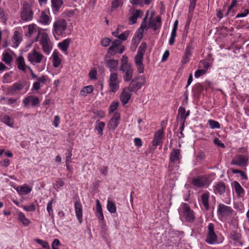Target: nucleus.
Returning <instances> with one entry per match:
<instances>
[{"label": "nucleus", "mask_w": 249, "mask_h": 249, "mask_svg": "<svg viewBox=\"0 0 249 249\" xmlns=\"http://www.w3.org/2000/svg\"><path fill=\"white\" fill-rule=\"evenodd\" d=\"M120 71L123 74V78L124 81L129 82L132 80L134 69L131 64L128 63V57L125 55L122 56Z\"/></svg>", "instance_id": "1"}, {"label": "nucleus", "mask_w": 249, "mask_h": 249, "mask_svg": "<svg viewBox=\"0 0 249 249\" xmlns=\"http://www.w3.org/2000/svg\"><path fill=\"white\" fill-rule=\"evenodd\" d=\"M147 48V44L142 42L138 48L137 53L134 57V63L138 73H142L144 70L143 64V55Z\"/></svg>", "instance_id": "2"}, {"label": "nucleus", "mask_w": 249, "mask_h": 249, "mask_svg": "<svg viewBox=\"0 0 249 249\" xmlns=\"http://www.w3.org/2000/svg\"><path fill=\"white\" fill-rule=\"evenodd\" d=\"M181 159L180 151L179 149H174L170 155L169 171L171 173H176V171L179 169V163Z\"/></svg>", "instance_id": "3"}, {"label": "nucleus", "mask_w": 249, "mask_h": 249, "mask_svg": "<svg viewBox=\"0 0 249 249\" xmlns=\"http://www.w3.org/2000/svg\"><path fill=\"white\" fill-rule=\"evenodd\" d=\"M67 28V23L65 19L59 18L55 20L53 23L52 33L55 37L62 36L65 33Z\"/></svg>", "instance_id": "4"}, {"label": "nucleus", "mask_w": 249, "mask_h": 249, "mask_svg": "<svg viewBox=\"0 0 249 249\" xmlns=\"http://www.w3.org/2000/svg\"><path fill=\"white\" fill-rule=\"evenodd\" d=\"M178 213L180 217L185 218L188 222H193L195 219L194 211L187 203H183L180 205Z\"/></svg>", "instance_id": "5"}, {"label": "nucleus", "mask_w": 249, "mask_h": 249, "mask_svg": "<svg viewBox=\"0 0 249 249\" xmlns=\"http://www.w3.org/2000/svg\"><path fill=\"white\" fill-rule=\"evenodd\" d=\"M37 41H39L41 45L44 53L46 54L49 55L53 49V44L50 40L48 35L45 33H43L40 38H38Z\"/></svg>", "instance_id": "6"}, {"label": "nucleus", "mask_w": 249, "mask_h": 249, "mask_svg": "<svg viewBox=\"0 0 249 249\" xmlns=\"http://www.w3.org/2000/svg\"><path fill=\"white\" fill-rule=\"evenodd\" d=\"M27 59L32 65L35 66L43 62L45 57L40 52L34 49L28 53Z\"/></svg>", "instance_id": "7"}, {"label": "nucleus", "mask_w": 249, "mask_h": 249, "mask_svg": "<svg viewBox=\"0 0 249 249\" xmlns=\"http://www.w3.org/2000/svg\"><path fill=\"white\" fill-rule=\"evenodd\" d=\"M33 14L31 5L27 2H24L20 13L21 19L25 21H31L33 19Z\"/></svg>", "instance_id": "8"}, {"label": "nucleus", "mask_w": 249, "mask_h": 249, "mask_svg": "<svg viewBox=\"0 0 249 249\" xmlns=\"http://www.w3.org/2000/svg\"><path fill=\"white\" fill-rule=\"evenodd\" d=\"M212 179L208 176H202L194 178L192 180L193 185L200 188H207L212 183Z\"/></svg>", "instance_id": "9"}, {"label": "nucleus", "mask_w": 249, "mask_h": 249, "mask_svg": "<svg viewBox=\"0 0 249 249\" xmlns=\"http://www.w3.org/2000/svg\"><path fill=\"white\" fill-rule=\"evenodd\" d=\"M145 78L144 76L141 75L135 77L130 82L128 88L130 91H137L145 84Z\"/></svg>", "instance_id": "10"}, {"label": "nucleus", "mask_w": 249, "mask_h": 249, "mask_svg": "<svg viewBox=\"0 0 249 249\" xmlns=\"http://www.w3.org/2000/svg\"><path fill=\"white\" fill-rule=\"evenodd\" d=\"M124 46L122 44V42L119 40L116 39L112 42L111 46L108 48L107 52L111 55L117 53L121 54L124 51Z\"/></svg>", "instance_id": "11"}, {"label": "nucleus", "mask_w": 249, "mask_h": 249, "mask_svg": "<svg viewBox=\"0 0 249 249\" xmlns=\"http://www.w3.org/2000/svg\"><path fill=\"white\" fill-rule=\"evenodd\" d=\"M205 240L207 243L211 245L215 244L217 242V236L214 231V226L212 223L208 225V233Z\"/></svg>", "instance_id": "12"}, {"label": "nucleus", "mask_w": 249, "mask_h": 249, "mask_svg": "<svg viewBox=\"0 0 249 249\" xmlns=\"http://www.w3.org/2000/svg\"><path fill=\"white\" fill-rule=\"evenodd\" d=\"M24 29H27V32L25 36L27 37H31L32 36L36 35V41H37L41 33V29L35 24H31L27 27H24Z\"/></svg>", "instance_id": "13"}, {"label": "nucleus", "mask_w": 249, "mask_h": 249, "mask_svg": "<svg viewBox=\"0 0 249 249\" xmlns=\"http://www.w3.org/2000/svg\"><path fill=\"white\" fill-rule=\"evenodd\" d=\"M109 86L110 90L115 93L119 89V81L117 72H111L109 79Z\"/></svg>", "instance_id": "14"}, {"label": "nucleus", "mask_w": 249, "mask_h": 249, "mask_svg": "<svg viewBox=\"0 0 249 249\" xmlns=\"http://www.w3.org/2000/svg\"><path fill=\"white\" fill-rule=\"evenodd\" d=\"M249 158L244 155L235 156L231 160V164L240 167H245L248 165Z\"/></svg>", "instance_id": "15"}, {"label": "nucleus", "mask_w": 249, "mask_h": 249, "mask_svg": "<svg viewBox=\"0 0 249 249\" xmlns=\"http://www.w3.org/2000/svg\"><path fill=\"white\" fill-rule=\"evenodd\" d=\"M26 82L24 81H19L15 83L7 89V91L11 95L21 91L25 86Z\"/></svg>", "instance_id": "16"}, {"label": "nucleus", "mask_w": 249, "mask_h": 249, "mask_svg": "<svg viewBox=\"0 0 249 249\" xmlns=\"http://www.w3.org/2000/svg\"><path fill=\"white\" fill-rule=\"evenodd\" d=\"M233 212V209L229 206L223 204H219L217 208L218 214L222 217H228L231 215Z\"/></svg>", "instance_id": "17"}, {"label": "nucleus", "mask_w": 249, "mask_h": 249, "mask_svg": "<svg viewBox=\"0 0 249 249\" xmlns=\"http://www.w3.org/2000/svg\"><path fill=\"white\" fill-rule=\"evenodd\" d=\"M120 119V113L117 112H114L113 116L107 124V127L109 130L114 131L116 128L119 125Z\"/></svg>", "instance_id": "18"}, {"label": "nucleus", "mask_w": 249, "mask_h": 249, "mask_svg": "<svg viewBox=\"0 0 249 249\" xmlns=\"http://www.w3.org/2000/svg\"><path fill=\"white\" fill-rule=\"evenodd\" d=\"M23 103L24 106L32 105L33 107L38 106L40 104V100L36 96L30 95L23 99Z\"/></svg>", "instance_id": "19"}, {"label": "nucleus", "mask_w": 249, "mask_h": 249, "mask_svg": "<svg viewBox=\"0 0 249 249\" xmlns=\"http://www.w3.org/2000/svg\"><path fill=\"white\" fill-rule=\"evenodd\" d=\"M131 16L129 18L130 24H134L136 23L137 18L142 17L143 12L141 10L131 8L130 10Z\"/></svg>", "instance_id": "20"}, {"label": "nucleus", "mask_w": 249, "mask_h": 249, "mask_svg": "<svg viewBox=\"0 0 249 249\" xmlns=\"http://www.w3.org/2000/svg\"><path fill=\"white\" fill-rule=\"evenodd\" d=\"M62 55L57 50H54L52 54V63L54 68H56L60 66L62 62Z\"/></svg>", "instance_id": "21"}, {"label": "nucleus", "mask_w": 249, "mask_h": 249, "mask_svg": "<svg viewBox=\"0 0 249 249\" xmlns=\"http://www.w3.org/2000/svg\"><path fill=\"white\" fill-rule=\"evenodd\" d=\"M193 50V47L192 43L187 44L185 49L184 55L183 56L181 62L183 64L188 63L190 60V57L192 55V52Z\"/></svg>", "instance_id": "22"}, {"label": "nucleus", "mask_w": 249, "mask_h": 249, "mask_svg": "<svg viewBox=\"0 0 249 249\" xmlns=\"http://www.w3.org/2000/svg\"><path fill=\"white\" fill-rule=\"evenodd\" d=\"M163 135V132L162 130H159L155 133L154 139L152 141V146L154 147V150L158 145L161 146Z\"/></svg>", "instance_id": "23"}, {"label": "nucleus", "mask_w": 249, "mask_h": 249, "mask_svg": "<svg viewBox=\"0 0 249 249\" xmlns=\"http://www.w3.org/2000/svg\"><path fill=\"white\" fill-rule=\"evenodd\" d=\"M47 79L45 76L41 75L37 78L36 81L33 83L32 90H38L46 83Z\"/></svg>", "instance_id": "24"}, {"label": "nucleus", "mask_w": 249, "mask_h": 249, "mask_svg": "<svg viewBox=\"0 0 249 249\" xmlns=\"http://www.w3.org/2000/svg\"><path fill=\"white\" fill-rule=\"evenodd\" d=\"M213 192L215 195H223L226 191V185L224 182L219 181L213 186Z\"/></svg>", "instance_id": "25"}, {"label": "nucleus", "mask_w": 249, "mask_h": 249, "mask_svg": "<svg viewBox=\"0 0 249 249\" xmlns=\"http://www.w3.org/2000/svg\"><path fill=\"white\" fill-rule=\"evenodd\" d=\"M96 213L95 214L96 217L98 218L99 220V222L100 224H102L105 222V218L104 214L102 211V206L101 203L98 199L96 200Z\"/></svg>", "instance_id": "26"}, {"label": "nucleus", "mask_w": 249, "mask_h": 249, "mask_svg": "<svg viewBox=\"0 0 249 249\" xmlns=\"http://www.w3.org/2000/svg\"><path fill=\"white\" fill-rule=\"evenodd\" d=\"M105 64L106 67L109 69L110 71L115 72V71H117L118 67L119 61L114 59H107L106 60Z\"/></svg>", "instance_id": "27"}, {"label": "nucleus", "mask_w": 249, "mask_h": 249, "mask_svg": "<svg viewBox=\"0 0 249 249\" xmlns=\"http://www.w3.org/2000/svg\"><path fill=\"white\" fill-rule=\"evenodd\" d=\"M131 91L128 88L124 89L122 91L120 95V100L124 105L126 104L130 100L132 95Z\"/></svg>", "instance_id": "28"}, {"label": "nucleus", "mask_w": 249, "mask_h": 249, "mask_svg": "<svg viewBox=\"0 0 249 249\" xmlns=\"http://www.w3.org/2000/svg\"><path fill=\"white\" fill-rule=\"evenodd\" d=\"M74 209L77 218L79 222L81 223L83 221V210L82 206L79 202L76 201L74 203Z\"/></svg>", "instance_id": "29"}, {"label": "nucleus", "mask_w": 249, "mask_h": 249, "mask_svg": "<svg viewBox=\"0 0 249 249\" xmlns=\"http://www.w3.org/2000/svg\"><path fill=\"white\" fill-rule=\"evenodd\" d=\"M71 42L69 38H66L58 44V47L66 54H67V50Z\"/></svg>", "instance_id": "30"}, {"label": "nucleus", "mask_w": 249, "mask_h": 249, "mask_svg": "<svg viewBox=\"0 0 249 249\" xmlns=\"http://www.w3.org/2000/svg\"><path fill=\"white\" fill-rule=\"evenodd\" d=\"M38 21L43 25H48L50 23V18L45 12L42 11L39 17Z\"/></svg>", "instance_id": "31"}, {"label": "nucleus", "mask_w": 249, "mask_h": 249, "mask_svg": "<svg viewBox=\"0 0 249 249\" xmlns=\"http://www.w3.org/2000/svg\"><path fill=\"white\" fill-rule=\"evenodd\" d=\"M209 196L210 193L208 191L205 192L203 194H202L201 196L202 203L207 211L210 209V206L209 203Z\"/></svg>", "instance_id": "32"}, {"label": "nucleus", "mask_w": 249, "mask_h": 249, "mask_svg": "<svg viewBox=\"0 0 249 249\" xmlns=\"http://www.w3.org/2000/svg\"><path fill=\"white\" fill-rule=\"evenodd\" d=\"M150 27L154 30H156L161 27V19L159 16L150 21Z\"/></svg>", "instance_id": "33"}, {"label": "nucleus", "mask_w": 249, "mask_h": 249, "mask_svg": "<svg viewBox=\"0 0 249 249\" xmlns=\"http://www.w3.org/2000/svg\"><path fill=\"white\" fill-rule=\"evenodd\" d=\"M232 186L238 196H243L244 195L245 191L238 181H234L232 183Z\"/></svg>", "instance_id": "34"}, {"label": "nucleus", "mask_w": 249, "mask_h": 249, "mask_svg": "<svg viewBox=\"0 0 249 249\" xmlns=\"http://www.w3.org/2000/svg\"><path fill=\"white\" fill-rule=\"evenodd\" d=\"M17 192L21 195H25L29 194L32 191V188L27 185L18 186L17 188Z\"/></svg>", "instance_id": "35"}, {"label": "nucleus", "mask_w": 249, "mask_h": 249, "mask_svg": "<svg viewBox=\"0 0 249 249\" xmlns=\"http://www.w3.org/2000/svg\"><path fill=\"white\" fill-rule=\"evenodd\" d=\"M16 61L18 68L23 71H25L26 65L23 57L22 56H19L17 58Z\"/></svg>", "instance_id": "36"}, {"label": "nucleus", "mask_w": 249, "mask_h": 249, "mask_svg": "<svg viewBox=\"0 0 249 249\" xmlns=\"http://www.w3.org/2000/svg\"><path fill=\"white\" fill-rule=\"evenodd\" d=\"M147 18V15L146 17L143 18V21L141 24V27L139 29V32L141 34L142 37V35H143V32L144 30H147L150 27V22L149 23H147L146 19Z\"/></svg>", "instance_id": "37"}, {"label": "nucleus", "mask_w": 249, "mask_h": 249, "mask_svg": "<svg viewBox=\"0 0 249 249\" xmlns=\"http://www.w3.org/2000/svg\"><path fill=\"white\" fill-rule=\"evenodd\" d=\"M22 38L21 34L18 31H15L12 37V41L16 47H18L21 41Z\"/></svg>", "instance_id": "38"}, {"label": "nucleus", "mask_w": 249, "mask_h": 249, "mask_svg": "<svg viewBox=\"0 0 249 249\" xmlns=\"http://www.w3.org/2000/svg\"><path fill=\"white\" fill-rule=\"evenodd\" d=\"M94 90L93 86L89 85L83 88L80 92V95L86 96L88 94L91 93Z\"/></svg>", "instance_id": "39"}, {"label": "nucleus", "mask_w": 249, "mask_h": 249, "mask_svg": "<svg viewBox=\"0 0 249 249\" xmlns=\"http://www.w3.org/2000/svg\"><path fill=\"white\" fill-rule=\"evenodd\" d=\"M231 238L236 243L242 246V243L240 240L241 235L236 231H232L231 233Z\"/></svg>", "instance_id": "40"}, {"label": "nucleus", "mask_w": 249, "mask_h": 249, "mask_svg": "<svg viewBox=\"0 0 249 249\" xmlns=\"http://www.w3.org/2000/svg\"><path fill=\"white\" fill-rule=\"evenodd\" d=\"M237 0H232L231 5L229 6L227 12L226 14V16L231 14V16H233L236 11L233 9V7H236L237 5Z\"/></svg>", "instance_id": "41"}, {"label": "nucleus", "mask_w": 249, "mask_h": 249, "mask_svg": "<svg viewBox=\"0 0 249 249\" xmlns=\"http://www.w3.org/2000/svg\"><path fill=\"white\" fill-rule=\"evenodd\" d=\"M51 1L52 7L55 11H58L63 4V0H51Z\"/></svg>", "instance_id": "42"}, {"label": "nucleus", "mask_w": 249, "mask_h": 249, "mask_svg": "<svg viewBox=\"0 0 249 249\" xmlns=\"http://www.w3.org/2000/svg\"><path fill=\"white\" fill-rule=\"evenodd\" d=\"M18 219L25 226H28L30 223V221L26 217L25 214L22 212H19L18 213Z\"/></svg>", "instance_id": "43"}, {"label": "nucleus", "mask_w": 249, "mask_h": 249, "mask_svg": "<svg viewBox=\"0 0 249 249\" xmlns=\"http://www.w3.org/2000/svg\"><path fill=\"white\" fill-rule=\"evenodd\" d=\"M2 60L6 64L9 65L12 62L13 58L9 53L4 52L2 53Z\"/></svg>", "instance_id": "44"}, {"label": "nucleus", "mask_w": 249, "mask_h": 249, "mask_svg": "<svg viewBox=\"0 0 249 249\" xmlns=\"http://www.w3.org/2000/svg\"><path fill=\"white\" fill-rule=\"evenodd\" d=\"M107 210L110 213H115L116 212V206L115 204L112 201L107 200Z\"/></svg>", "instance_id": "45"}, {"label": "nucleus", "mask_w": 249, "mask_h": 249, "mask_svg": "<svg viewBox=\"0 0 249 249\" xmlns=\"http://www.w3.org/2000/svg\"><path fill=\"white\" fill-rule=\"evenodd\" d=\"M1 121L3 123L7 125L12 127L14 124V120L8 115H4L1 118Z\"/></svg>", "instance_id": "46"}, {"label": "nucleus", "mask_w": 249, "mask_h": 249, "mask_svg": "<svg viewBox=\"0 0 249 249\" xmlns=\"http://www.w3.org/2000/svg\"><path fill=\"white\" fill-rule=\"evenodd\" d=\"M53 200L51 199L47 205V211L49 213V216H50L52 218H53L54 215L53 213Z\"/></svg>", "instance_id": "47"}, {"label": "nucleus", "mask_w": 249, "mask_h": 249, "mask_svg": "<svg viewBox=\"0 0 249 249\" xmlns=\"http://www.w3.org/2000/svg\"><path fill=\"white\" fill-rule=\"evenodd\" d=\"M208 124L210 128L212 129H218L220 128V124L217 121L213 120H208Z\"/></svg>", "instance_id": "48"}, {"label": "nucleus", "mask_w": 249, "mask_h": 249, "mask_svg": "<svg viewBox=\"0 0 249 249\" xmlns=\"http://www.w3.org/2000/svg\"><path fill=\"white\" fill-rule=\"evenodd\" d=\"M35 241L39 245H40L43 248L46 249H50L48 243L46 241H43L40 239H36Z\"/></svg>", "instance_id": "49"}, {"label": "nucleus", "mask_w": 249, "mask_h": 249, "mask_svg": "<svg viewBox=\"0 0 249 249\" xmlns=\"http://www.w3.org/2000/svg\"><path fill=\"white\" fill-rule=\"evenodd\" d=\"M105 126V124L103 122H100L96 126L95 129L98 131V133L101 135H103V131Z\"/></svg>", "instance_id": "50"}, {"label": "nucleus", "mask_w": 249, "mask_h": 249, "mask_svg": "<svg viewBox=\"0 0 249 249\" xmlns=\"http://www.w3.org/2000/svg\"><path fill=\"white\" fill-rule=\"evenodd\" d=\"M130 31L128 30L125 31L124 33L121 34L118 36V38L121 41H124L127 39V37L129 34Z\"/></svg>", "instance_id": "51"}, {"label": "nucleus", "mask_w": 249, "mask_h": 249, "mask_svg": "<svg viewBox=\"0 0 249 249\" xmlns=\"http://www.w3.org/2000/svg\"><path fill=\"white\" fill-rule=\"evenodd\" d=\"M119 103L118 102H112L109 107V113H113L117 109Z\"/></svg>", "instance_id": "52"}, {"label": "nucleus", "mask_w": 249, "mask_h": 249, "mask_svg": "<svg viewBox=\"0 0 249 249\" xmlns=\"http://www.w3.org/2000/svg\"><path fill=\"white\" fill-rule=\"evenodd\" d=\"M185 108L184 107H180L178 109V114H179L181 118L185 120L188 116V114H185Z\"/></svg>", "instance_id": "53"}, {"label": "nucleus", "mask_w": 249, "mask_h": 249, "mask_svg": "<svg viewBox=\"0 0 249 249\" xmlns=\"http://www.w3.org/2000/svg\"><path fill=\"white\" fill-rule=\"evenodd\" d=\"M206 73V70L200 69L197 70L195 73V77L198 78L200 76L203 75Z\"/></svg>", "instance_id": "54"}, {"label": "nucleus", "mask_w": 249, "mask_h": 249, "mask_svg": "<svg viewBox=\"0 0 249 249\" xmlns=\"http://www.w3.org/2000/svg\"><path fill=\"white\" fill-rule=\"evenodd\" d=\"M23 209L28 212H34L36 210V206L34 204H32L29 206H23Z\"/></svg>", "instance_id": "55"}, {"label": "nucleus", "mask_w": 249, "mask_h": 249, "mask_svg": "<svg viewBox=\"0 0 249 249\" xmlns=\"http://www.w3.org/2000/svg\"><path fill=\"white\" fill-rule=\"evenodd\" d=\"M196 0H191L189 8V12L193 13L195 8Z\"/></svg>", "instance_id": "56"}, {"label": "nucleus", "mask_w": 249, "mask_h": 249, "mask_svg": "<svg viewBox=\"0 0 249 249\" xmlns=\"http://www.w3.org/2000/svg\"><path fill=\"white\" fill-rule=\"evenodd\" d=\"M64 185V182L61 180L59 179L57 180L55 184H54V188L57 190H58L59 189H60L61 187H62Z\"/></svg>", "instance_id": "57"}, {"label": "nucleus", "mask_w": 249, "mask_h": 249, "mask_svg": "<svg viewBox=\"0 0 249 249\" xmlns=\"http://www.w3.org/2000/svg\"><path fill=\"white\" fill-rule=\"evenodd\" d=\"M111 42V40L110 38H105L101 41V44L104 47H107L110 45Z\"/></svg>", "instance_id": "58"}, {"label": "nucleus", "mask_w": 249, "mask_h": 249, "mask_svg": "<svg viewBox=\"0 0 249 249\" xmlns=\"http://www.w3.org/2000/svg\"><path fill=\"white\" fill-rule=\"evenodd\" d=\"M214 143L218 147L224 148L225 145L221 141L217 138H215L213 140Z\"/></svg>", "instance_id": "59"}, {"label": "nucleus", "mask_w": 249, "mask_h": 249, "mask_svg": "<svg viewBox=\"0 0 249 249\" xmlns=\"http://www.w3.org/2000/svg\"><path fill=\"white\" fill-rule=\"evenodd\" d=\"M176 32H171V36L169 41V44L170 45L174 44L175 42V37L176 36Z\"/></svg>", "instance_id": "60"}, {"label": "nucleus", "mask_w": 249, "mask_h": 249, "mask_svg": "<svg viewBox=\"0 0 249 249\" xmlns=\"http://www.w3.org/2000/svg\"><path fill=\"white\" fill-rule=\"evenodd\" d=\"M249 13V10L248 9H246L244 10L243 12L238 13L236 16V18H243L246 17Z\"/></svg>", "instance_id": "61"}, {"label": "nucleus", "mask_w": 249, "mask_h": 249, "mask_svg": "<svg viewBox=\"0 0 249 249\" xmlns=\"http://www.w3.org/2000/svg\"><path fill=\"white\" fill-rule=\"evenodd\" d=\"M60 118L58 115H55L53 122V125L55 127H58L60 123Z\"/></svg>", "instance_id": "62"}, {"label": "nucleus", "mask_w": 249, "mask_h": 249, "mask_svg": "<svg viewBox=\"0 0 249 249\" xmlns=\"http://www.w3.org/2000/svg\"><path fill=\"white\" fill-rule=\"evenodd\" d=\"M66 163L67 167H68V164L70 163V159L72 156L71 151L70 150H68V152L66 154Z\"/></svg>", "instance_id": "63"}, {"label": "nucleus", "mask_w": 249, "mask_h": 249, "mask_svg": "<svg viewBox=\"0 0 249 249\" xmlns=\"http://www.w3.org/2000/svg\"><path fill=\"white\" fill-rule=\"evenodd\" d=\"M97 71L94 69L90 70L89 73V76L91 79H96Z\"/></svg>", "instance_id": "64"}]
</instances>
